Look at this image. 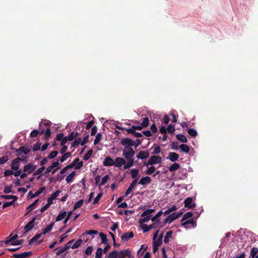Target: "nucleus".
Returning a JSON list of instances; mask_svg holds the SVG:
<instances>
[{"label": "nucleus", "instance_id": "nucleus-59", "mask_svg": "<svg viewBox=\"0 0 258 258\" xmlns=\"http://www.w3.org/2000/svg\"><path fill=\"white\" fill-rule=\"evenodd\" d=\"M141 228H142L144 232H146L149 231L151 228L150 225H147V224H141Z\"/></svg>", "mask_w": 258, "mask_h": 258}, {"label": "nucleus", "instance_id": "nucleus-37", "mask_svg": "<svg viewBox=\"0 0 258 258\" xmlns=\"http://www.w3.org/2000/svg\"><path fill=\"white\" fill-rule=\"evenodd\" d=\"M177 209V207L176 206L173 205L171 208H168L167 210H166L163 213L164 216H167V215L171 213L172 212L175 211Z\"/></svg>", "mask_w": 258, "mask_h": 258}, {"label": "nucleus", "instance_id": "nucleus-5", "mask_svg": "<svg viewBox=\"0 0 258 258\" xmlns=\"http://www.w3.org/2000/svg\"><path fill=\"white\" fill-rule=\"evenodd\" d=\"M120 144L124 147L132 148L135 145V142L128 138H122L120 141Z\"/></svg>", "mask_w": 258, "mask_h": 258}, {"label": "nucleus", "instance_id": "nucleus-16", "mask_svg": "<svg viewBox=\"0 0 258 258\" xmlns=\"http://www.w3.org/2000/svg\"><path fill=\"white\" fill-rule=\"evenodd\" d=\"M114 164V161L110 157H106L103 161V165L105 166H111Z\"/></svg>", "mask_w": 258, "mask_h": 258}, {"label": "nucleus", "instance_id": "nucleus-55", "mask_svg": "<svg viewBox=\"0 0 258 258\" xmlns=\"http://www.w3.org/2000/svg\"><path fill=\"white\" fill-rule=\"evenodd\" d=\"M152 224L150 225V227L151 229L152 228H156L159 226V224L160 223V220H158L156 221H154Z\"/></svg>", "mask_w": 258, "mask_h": 258}, {"label": "nucleus", "instance_id": "nucleus-42", "mask_svg": "<svg viewBox=\"0 0 258 258\" xmlns=\"http://www.w3.org/2000/svg\"><path fill=\"white\" fill-rule=\"evenodd\" d=\"M93 153V150L92 149L89 150L87 153L83 156V159L85 161L88 160L91 156Z\"/></svg>", "mask_w": 258, "mask_h": 258}, {"label": "nucleus", "instance_id": "nucleus-17", "mask_svg": "<svg viewBox=\"0 0 258 258\" xmlns=\"http://www.w3.org/2000/svg\"><path fill=\"white\" fill-rule=\"evenodd\" d=\"M138 179H134V180L130 184L129 187L126 190L125 196L128 195L131 192V191L133 190V189L136 185Z\"/></svg>", "mask_w": 258, "mask_h": 258}, {"label": "nucleus", "instance_id": "nucleus-8", "mask_svg": "<svg viewBox=\"0 0 258 258\" xmlns=\"http://www.w3.org/2000/svg\"><path fill=\"white\" fill-rule=\"evenodd\" d=\"M196 225L193 219H189L185 221L181 222V226H184L186 228H190L194 227Z\"/></svg>", "mask_w": 258, "mask_h": 258}, {"label": "nucleus", "instance_id": "nucleus-13", "mask_svg": "<svg viewBox=\"0 0 258 258\" xmlns=\"http://www.w3.org/2000/svg\"><path fill=\"white\" fill-rule=\"evenodd\" d=\"M45 187H41L36 192H35V194H33L31 191H30L28 193V197L31 199L34 198L41 194L45 190Z\"/></svg>", "mask_w": 258, "mask_h": 258}, {"label": "nucleus", "instance_id": "nucleus-39", "mask_svg": "<svg viewBox=\"0 0 258 258\" xmlns=\"http://www.w3.org/2000/svg\"><path fill=\"white\" fill-rule=\"evenodd\" d=\"M188 134L192 137H196L198 135L197 131L194 128H189L187 131Z\"/></svg>", "mask_w": 258, "mask_h": 258}, {"label": "nucleus", "instance_id": "nucleus-1", "mask_svg": "<svg viewBox=\"0 0 258 258\" xmlns=\"http://www.w3.org/2000/svg\"><path fill=\"white\" fill-rule=\"evenodd\" d=\"M131 256V250L129 249H124L119 251L116 250L110 252L108 258H125Z\"/></svg>", "mask_w": 258, "mask_h": 258}, {"label": "nucleus", "instance_id": "nucleus-23", "mask_svg": "<svg viewBox=\"0 0 258 258\" xmlns=\"http://www.w3.org/2000/svg\"><path fill=\"white\" fill-rule=\"evenodd\" d=\"M76 173L75 171H72L68 176H67L66 180L68 183L71 182L75 176Z\"/></svg>", "mask_w": 258, "mask_h": 258}, {"label": "nucleus", "instance_id": "nucleus-52", "mask_svg": "<svg viewBox=\"0 0 258 258\" xmlns=\"http://www.w3.org/2000/svg\"><path fill=\"white\" fill-rule=\"evenodd\" d=\"M55 250H57L56 252V254L57 255H59L60 254H61L62 253H63V252H64L66 250H64V247H57V248H56L55 249Z\"/></svg>", "mask_w": 258, "mask_h": 258}, {"label": "nucleus", "instance_id": "nucleus-60", "mask_svg": "<svg viewBox=\"0 0 258 258\" xmlns=\"http://www.w3.org/2000/svg\"><path fill=\"white\" fill-rule=\"evenodd\" d=\"M153 245H155L158 247H159L161 244L162 243V240L159 239L158 238L156 239L155 240H153Z\"/></svg>", "mask_w": 258, "mask_h": 258}, {"label": "nucleus", "instance_id": "nucleus-64", "mask_svg": "<svg viewBox=\"0 0 258 258\" xmlns=\"http://www.w3.org/2000/svg\"><path fill=\"white\" fill-rule=\"evenodd\" d=\"M39 134V131L37 130H33L30 133V137L31 138H35L37 137L38 134Z\"/></svg>", "mask_w": 258, "mask_h": 258}, {"label": "nucleus", "instance_id": "nucleus-9", "mask_svg": "<svg viewBox=\"0 0 258 258\" xmlns=\"http://www.w3.org/2000/svg\"><path fill=\"white\" fill-rule=\"evenodd\" d=\"M32 254V251H26L21 253H15L12 255L14 258H26Z\"/></svg>", "mask_w": 258, "mask_h": 258}, {"label": "nucleus", "instance_id": "nucleus-10", "mask_svg": "<svg viewBox=\"0 0 258 258\" xmlns=\"http://www.w3.org/2000/svg\"><path fill=\"white\" fill-rule=\"evenodd\" d=\"M184 207L189 209H192L196 207V204L192 203V198L191 197L187 198L184 201Z\"/></svg>", "mask_w": 258, "mask_h": 258}, {"label": "nucleus", "instance_id": "nucleus-48", "mask_svg": "<svg viewBox=\"0 0 258 258\" xmlns=\"http://www.w3.org/2000/svg\"><path fill=\"white\" fill-rule=\"evenodd\" d=\"M83 240L81 239H78L73 245L71 246L72 249H75L79 247V246L82 243Z\"/></svg>", "mask_w": 258, "mask_h": 258}, {"label": "nucleus", "instance_id": "nucleus-45", "mask_svg": "<svg viewBox=\"0 0 258 258\" xmlns=\"http://www.w3.org/2000/svg\"><path fill=\"white\" fill-rule=\"evenodd\" d=\"M83 203H84L83 200H80L79 201H78L77 203H76L74 206V210H75L77 209L78 208H80L83 204Z\"/></svg>", "mask_w": 258, "mask_h": 258}, {"label": "nucleus", "instance_id": "nucleus-3", "mask_svg": "<svg viewBox=\"0 0 258 258\" xmlns=\"http://www.w3.org/2000/svg\"><path fill=\"white\" fill-rule=\"evenodd\" d=\"M122 154L126 159H131L135 154V151L132 148L124 147Z\"/></svg>", "mask_w": 258, "mask_h": 258}, {"label": "nucleus", "instance_id": "nucleus-58", "mask_svg": "<svg viewBox=\"0 0 258 258\" xmlns=\"http://www.w3.org/2000/svg\"><path fill=\"white\" fill-rule=\"evenodd\" d=\"M163 214V212L162 211L159 212L155 216L151 218V220L152 222L156 221L158 220V218Z\"/></svg>", "mask_w": 258, "mask_h": 258}, {"label": "nucleus", "instance_id": "nucleus-43", "mask_svg": "<svg viewBox=\"0 0 258 258\" xmlns=\"http://www.w3.org/2000/svg\"><path fill=\"white\" fill-rule=\"evenodd\" d=\"M71 154V153L70 152L63 154L60 159V162H63L66 161L70 156Z\"/></svg>", "mask_w": 258, "mask_h": 258}, {"label": "nucleus", "instance_id": "nucleus-14", "mask_svg": "<svg viewBox=\"0 0 258 258\" xmlns=\"http://www.w3.org/2000/svg\"><path fill=\"white\" fill-rule=\"evenodd\" d=\"M150 156L148 151H140L137 155V158L139 159H145L148 158Z\"/></svg>", "mask_w": 258, "mask_h": 258}, {"label": "nucleus", "instance_id": "nucleus-6", "mask_svg": "<svg viewBox=\"0 0 258 258\" xmlns=\"http://www.w3.org/2000/svg\"><path fill=\"white\" fill-rule=\"evenodd\" d=\"M23 160V159H21V157H17L15 159H14L11 163V168L13 170H17L19 169L20 167V162Z\"/></svg>", "mask_w": 258, "mask_h": 258}, {"label": "nucleus", "instance_id": "nucleus-40", "mask_svg": "<svg viewBox=\"0 0 258 258\" xmlns=\"http://www.w3.org/2000/svg\"><path fill=\"white\" fill-rule=\"evenodd\" d=\"M139 173V170L138 169H132L131 170V174L132 177L135 179H137V177Z\"/></svg>", "mask_w": 258, "mask_h": 258}, {"label": "nucleus", "instance_id": "nucleus-27", "mask_svg": "<svg viewBox=\"0 0 258 258\" xmlns=\"http://www.w3.org/2000/svg\"><path fill=\"white\" fill-rule=\"evenodd\" d=\"M1 197L3 199H6V200H10L13 199V200L12 201H14L15 202L16 201L18 198L16 196H13V195H2Z\"/></svg>", "mask_w": 258, "mask_h": 258}, {"label": "nucleus", "instance_id": "nucleus-19", "mask_svg": "<svg viewBox=\"0 0 258 258\" xmlns=\"http://www.w3.org/2000/svg\"><path fill=\"white\" fill-rule=\"evenodd\" d=\"M60 193V190H57L55 191L50 197L48 198L47 202L51 204L53 203V201L59 196Z\"/></svg>", "mask_w": 258, "mask_h": 258}, {"label": "nucleus", "instance_id": "nucleus-29", "mask_svg": "<svg viewBox=\"0 0 258 258\" xmlns=\"http://www.w3.org/2000/svg\"><path fill=\"white\" fill-rule=\"evenodd\" d=\"M54 222H52L50 224H49V225H47L43 230V231H42V234H46L47 232H49L50 231H51L52 229V227L54 225Z\"/></svg>", "mask_w": 258, "mask_h": 258}, {"label": "nucleus", "instance_id": "nucleus-15", "mask_svg": "<svg viewBox=\"0 0 258 258\" xmlns=\"http://www.w3.org/2000/svg\"><path fill=\"white\" fill-rule=\"evenodd\" d=\"M36 218H33L31 221L29 222L24 227V229L25 230V233H27L30 230H31L34 226V221L35 220Z\"/></svg>", "mask_w": 258, "mask_h": 258}, {"label": "nucleus", "instance_id": "nucleus-49", "mask_svg": "<svg viewBox=\"0 0 258 258\" xmlns=\"http://www.w3.org/2000/svg\"><path fill=\"white\" fill-rule=\"evenodd\" d=\"M81 141V138L76 139L72 143L71 145V148H72L75 147L76 146L79 145L80 144Z\"/></svg>", "mask_w": 258, "mask_h": 258}, {"label": "nucleus", "instance_id": "nucleus-50", "mask_svg": "<svg viewBox=\"0 0 258 258\" xmlns=\"http://www.w3.org/2000/svg\"><path fill=\"white\" fill-rule=\"evenodd\" d=\"M149 120L148 117H146L143 118V120L141 123V125L143 127H147L149 125Z\"/></svg>", "mask_w": 258, "mask_h": 258}, {"label": "nucleus", "instance_id": "nucleus-61", "mask_svg": "<svg viewBox=\"0 0 258 258\" xmlns=\"http://www.w3.org/2000/svg\"><path fill=\"white\" fill-rule=\"evenodd\" d=\"M12 185L7 186L5 187L4 192L5 194H9L10 192H13L12 190Z\"/></svg>", "mask_w": 258, "mask_h": 258}, {"label": "nucleus", "instance_id": "nucleus-35", "mask_svg": "<svg viewBox=\"0 0 258 258\" xmlns=\"http://www.w3.org/2000/svg\"><path fill=\"white\" fill-rule=\"evenodd\" d=\"M176 138L178 140L180 141L182 143H187V139L185 136L182 134H178L176 136Z\"/></svg>", "mask_w": 258, "mask_h": 258}, {"label": "nucleus", "instance_id": "nucleus-22", "mask_svg": "<svg viewBox=\"0 0 258 258\" xmlns=\"http://www.w3.org/2000/svg\"><path fill=\"white\" fill-rule=\"evenodd\" d=\"M180 166V165L177 163H174L173 164H172L171 166L169 167V170L172 172L176 170H177L179 168Z\"/></svg>", "mask_w": 258, "mask_h": 258}, {"label": "nucleus", "instance_id": "nucleus-44", "mask_svg": "<svg viewBox=\"0 0 258 258\" xmlns=\"http://www.w3.org/2000/svg\"><path fill=\"white\" fill-rule=\"evenodd\" d=\"M175 220L174 217H172V215L170 214L168 216H167L165 219H164V223H171L172 221H173Z\"/></svg>", "mask_w": 258, "mask_h": 258}, {"label": "nucleus", "instance_id": "nucleus-53", "mask_svg": "<svg viewBox=\"0 0 258 258\" xmlns=\"http://www.w3.org/2000/svg\"><path fill=\"white\" fill-rule=\"evenodd\" d=\"M156 171V168L154 166H151L148 170L146 172V174L147 175H151Z\"/></svg>", "mask_w": 258, "mask_h": 258}, {"label": "nucleus", "instance_id": "nucleus-20", "mask_svg": "<svg viewBox=\"0 0 258 258\" xmlns=\"http://www.w3.org/2000/svg\"><path fill=\"white\" fill-rule=\"evenodd\" d=\"M151 181V178L149 176L142 177L139 182V184L145 185L149 183Z\"/></svg>", "mask_w": 258, "mask_h": 258}, {"label": "nucleus", "instance_id": "nucleus-4", "mask_svg": "<svg viewBox=\"0 0 258 258\" xmlns=\"http://www.w3.org/2000/svg\"><path fill=\"white\" fill-rule=\"evenodd\" d=\"M36 168V165L33 164L32 163H28V164L24 166L23 168V172H27L28 174H30L32 172L34 171Z\"/></svg>", "mask_w": 258, "mask_h": 258}, {"label": "nucleus", "instance_id": "nucleus-54", "mask_svg": "<svg viewBox=\"0 0 258 258\" xmlns=\"http://www.w3.org/2000/svg\"><path fill=\"white\" fill-rule=\"evenodd\" d=\"M45 168L44 166L38 168L34 172V173H33V175L36 176L41 174L44 170Z\"/></svg>", "mask_w": 258, "mask_h": 258}, {"label": "nucleus", "instance_id": "nucleus-12", "mask_svg": "<svg viewBox=\"0 0 258 258\" xmlns=\"http://www.w3.org/2000/svg\"><path fill=\"white\" fill-rule=\"evenodd\" d=\"M126 161L123 158L117 157L114 161V165L117 167H120L122 165H124Z\"/></svg>", "mask_w": 258, "mask_h": 258}, {"label": "nucleus", "instance_id": "nucleus-24", "mask_svg": "<svg viewBox=\"0 0 258 258\" xmlns=\"http://www.w3.org/2000/svg\"><path fill=\"white\" fill-rule=\"evenodd\" d=\"M173 234L172 231H169L166 232V235L164 237V242L165 243H168L170 241V238L171 237Z\"/></svg>", "mask_w": 258, "mask_h": 258}, {"label": "nucleus", "instance_id": "nucleus-33", "mask_svg": "<svg viewBox=\"0 0 258 258\" xmlns=\"http://www.w3.org/2000/svg\"><path fill=\"white\" fill-rule=\"evenodd\" d=\"M42 233H38L35 235L29 241V244L31 245L34 242L36 241L37 240H38L41 236H42Z\"/></svg>", "mask_w": 258, "mask_h": 258}, {"label": "nucleus", "instance_id": "nucleus-38", "mask_svg": "<svg viewBox=\"0 0 258 258\" xmlns=\"http://www.w3.org/2000/svg\"><path fill=\"white\" fill-rule=\"evenodd\" d=\"M193 216V213L191 212H188L186 213L183 216L181 222H183L184 220L191 218Z\"/></svg>", "mask_w": 258, "mask_h": 258}, {"label": "nucleus", "instance_id": "nucleus-36", "mask_svg": "<svg viewBox=\"0 0 258 258\" xmlns=\"http://www.w3.org/2000/svg\"><path fill=\"white\" fill-rule=\"evenodd\" d=\"M67 215V212L63 211L61 213H60L59 215L57 216L56 218V221H59L63 219Z\"/></svg>", "mask_w": 258, "mask_h": 258}, {"label": "nucleus", "instance_id": "nucleus-62", "mask_svg": "<svg viewBox=\"0 0 258 258\" xmlns=\"http://www.w3.org/2000/svg\"><path fill=\"white\" fill-rule=\"evenodd\" d=\"M102 195V193H99V194H98V195L96 197V198L94 199L93 201V204H96L97 203H98L100 199L101 198Z\"/></svg>", "mask_w": 258, "mask_h": 258}, {"label": "nucleus", "instance_id": "nucleus-11", "mask_svg": "<svg viewBox=\"0 0 258 258\" xmlns=\"http://www.w3.org/2000/svg\"><path fill=\"white\" fill-rule=\"evenodd\" d=\"M134 236V234L132 231L125 232L121 235V240L124 242L127 241L131 238H132Z\"/></svg>", "mask_w": 258, "mask_h": 258}, {"label": "nucleus", "instance_id": "nucleus-28", "mask_svg": "<svg viewBox=\"0 0 258 258\" xmlns=\"http://www.w3.org/2000/svg\"><path fill=\"white\" fill-rule=\"evenodd\" d=\"M128 161L127 162V163L125 164L123 168L124 169H128L130 167H132L134 165V159L133 158L131 159H127Z\"/></svg>", "mask_w": 258, "mask_h": 258}, {"label": "nucleus", "instance_id": "nucleus-18", "mask_svg": "<svg viewBox=\"0 0 258 258\" xmlns=\"http://www.w3.org/2000/svg\"><path fill=\"white\" fill-rule=\"evenodd\" d=\"M179 158V155L175 152H170L168 156L167 157V159L170 160L172 162H175Z\"/></svg>", "mask_w": 258, "mask_h": 258}, {"label": "nucleus", "instance_id": "nucleus-26", "mask_svg": "<svg viewBox=\"0 0 258 258\" xmlns=\"http://www.w3.org/2000/svg\"><path fill=\"white\" fill-rule=\"evenodd\" d=\"M39 202V199L36 200L32 204L30 205L27 208V214L31 212L33 209L34 208V207L37 204L38 202Z\"/></svg>", "mask_w": 258, "mask_h": 258}, {"label": "nucleus", "instance_id": "nucleus-57", "mask_svg": "<svg viewBox=\"0 0 258 258\" xmlns=\"http://www.w3.org/2000/svg\"><path fill=\"white\" fill-rule=\"evenodd\" d=\"M58 154V152L56 151H54L51 152L48 156V158L50 159H53L55 158Z\"/></svg>", "mask_w": 258, "mask_h": 258}, {"label": "nucleus", "instance_id": "nucleus-41", "mask_svg": "<svg viewBox=\"0 0 258 258\" xmlns=\"http://www.w3.org/2000/svg\"><path fill=\"white\" fill-rule=\"evenodd\" d=\"M102 135L101 133H98L94 141V145H97L101 141Z\"/></svg>", "mask_w": 258, "mask_h": 258}, {"label": "nucleus", "instance_id": "nucleus-63", "mask_svg": "<svg viewBox=\"0 0 258 258\" xmlns=\"http://www.w3.org/2000/svg\"><path fill=\"white\" fill-rule=\"evenodd\" d=\"M167 131L169 133L173 134L175 131V128L174 126L172 124H169L168 127H167Z\"/></svg>", "mask_w": 258, "mask_h": 258}, {"label": "nucleus", "instance_id": "nucleus-21", "mask_svg": "<svg viewBox=\"0 0 258 258\" xmlns=\"http://www.w3.org/2000/svg\"><path fill=\"white\" fill-rule=\"evenodd\" d=\"M125 131L128 133L132 134L136 138H141L142 137V134L137 132L133 129L125 128Z\"/></svg>", "mask_w": 258, "mask_h": 258}, {"label": "nucleus", "instance_id": "nucleus-51", "mask_svg": "<svg viewBox=\"0 0 258 258\" xmlns=\"http://www.w3.org/2000/svg\"><path fill=\"white\" fill-rule=\"evenodd\" d=\"M78 161H80L79 158H76L71 164L68 165L66 166L67 168L69 169H71V168L74 167V166L75 167V165L77 164V162Z\"/></svg>", "mask_w": 258, "mask_h": 258}, {"label": "nucleus", "instance_id": "nucleus-7", "mask_svg": "<svg viewBox=\"0 0 258 258\" xmlns=\"http://www.w3.org/2000/svg\"><path fill=\"white\" fill-rule=\"evenodd\" d=\"M17 156H19L23 153L25 155L28 154L30 151L29 149L25 148L24 146H21L19 149H14Z\"/></svg>", "mask_w": 258, "mask_h": 258}, {"label": "nucleus", "instance_id": "nucleus-46", "mask_svg": "<svg viewBox=\"0 0 258 258\" xmlns=\"http://www.w3.org/2000/svg\"><path fill=\"white\" fill-rule=\"evenodd\" d=\"M103 252L102 248L98 247L96 252L95 258H101Z\"/></svg>", "mask_w": 258, "mask_h": 258}, {"label": "nucleus", "instance_id": "nucleus-56", "mask_svg": "<svg viewBox=\"0 0 258 258\" xmlns=\"http://www.w3.org/2000/svg\"><path fill=\"white\" fill-rule=\"evenodd\" d=\"M93 251V247L91 246H88L85 251V254L87 255H90L91 254Z\"/></svg>", "mask_w": 258, "mask_h": 258}, {"label": "nucleus", "instance_id": "nucleus-32", "mask_svg": "<svg viewBox=\"0 0 258 258\" xmlns=\"http://www.w3.org/2000/svg\"><path fill=\"white\" fill-rule=\"evenodd\" d=\"M179 148H180L181 150V151L183 152H185L186 153H188L189 152L190 148L189 146L186 144H181Z\"/></svg>", "mask_w": 258, "mask_h": 258}, {"label": "nucleus", "instance_id": "nucleus-25", "mask_svg": "<svg viewBox=\"0 0 258 258\" xmlns=\"http://www.w3.org/2000/svg\"><path fill=\"white\" fill-rule=\"evenodd\" d=\"M258 248L257 247H253L250 250V257L252 258H258Z\"/></svg>", "mask_w": 258, "mask_h": 258}, {"label": "nucleus", "instance_id": "nucleus-2", "mask_svg": "<svg viewBox=\"0 0 258 258\" xmlns=\"http://www.w3.org/2000/svg\"><path fill=\"white\" fill-rule=\"evenodd\" d=\"M162 162V158L158 155H153L150 157L148 162H144V165L146 166L152 165L156 164H160Z\"/></svg>", "mask_w": 258, "mask_h": 258}, {"label": "nucleus", "instance_id": "nucleus-47", "mask_svg": "<svg viewBox=\"0 0 258 258\" xmlns=\"http://www.w3.org/2000/svg\"><path fill=\"white\" fill-rule=\"evenodd\" d=\"M142 217H143V218L141 219L140 220V223L141 224H142L144 223H146V222H148L150 219H151V216H142Z\"/></svg>", "mask_w": 258, "mask_h": 258}, {"label": "nucleus", "instance_id": "nucleus-30", "mask_svg": "<svg viewBox=\"0 0 258 258\" xmlns=\"http://www.w3.org/2000/svg\"><path fill=\"white\" fill-rule=\"evenodd\" d=\"M155 212V210L153 209H150L147 210L145 211L143 213L141 214V216H151L152 217V215H151L153 213Z\"/></svg>", "mask_w": 258, "mask_h": 258}, {"label": "nucleus", "instance_id": "nucleus-34", "mask_svg": "<svg viewBox=\"0 0 258 258\" xmlns=\"http://www.w3.org/2000/svg\"><path fill=\"white\" fill-rule=\"evenodd\" d=\"M99 235L101 239L102 243L105 244H108V240L106 235L102 232L100 233Z\"/></svg>", "mask_w": 258, "mask_h": 258}, {"label": "nucleus", "instance_id": "nucleus-31", "mask_svg": "<svg viewBox=\"0 0 258 258\" xmlns=\"http://www.w3.org/2000/svg\"><path fill=\"white\" fill-rule=\"evenodd\" d=\"M152 149H153L152 154L155 155L160 153L161 151V148L159 146L154 145Z\"/></svg>", "mask_w": 258, "mask_h": 258}]
</instances>
